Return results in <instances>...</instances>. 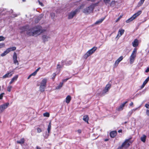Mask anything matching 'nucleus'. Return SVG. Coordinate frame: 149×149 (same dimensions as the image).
<instances>
[{"label": "nucleus", "mask_w": 149, "mask_h": 149, "mask_svg": "<svg viewBox=\"0 0 149 149\" xmlns=\"http://www.w3.org/2000/svg\"><path fill=\"white\" fill-rule=\"evenodd\" d=\"M45 31V30L42 29L41 26L37 25L30 29L29 28L26 34L28 36H37Z\"/></svg>", "instance_id": "obj_1"}, {"label": "nucleus", "mask_w": 149, "mask_h": 149, "mask_svg": "<svg viewBox=\"0 0 149 149\" xmlns=\"http://www.w3.org/2000/svg\"><path fill=\"white\" fill-rule=\"evenodd\" d=\"M132 137H130L128 139H126L122 144L119 146L117 149H123L128 148L134 141L133 140H131Z\"/></svg>", "instance_id": "obj_2"}, {"label": "nucleus", "mask_w": 149, "mask_h": 149, "mask_svg": "<svg viewBox=\"0 0 149 149\" xmlns=\"http://www.w3.org/2000/svg\"><path fill=\"white\" fill-rule=\"evenodd\" d=\"M98 3L92 4L90 6L84 9L83 13L86 14H89L93 11L95 7L97 6Z\"/></svg>", "instance_id": "obj_3"}, {"label": "nucleus", "mask_w": 149, "mask_h": 149, "mask_svg": "<svg viewBox=\"0 0 149 149\" xmlns=\"http://www.w3.org/2000/svg\"><path fill=\"white\" fill-rule=\"evenodd\" d=\"M97 47H94L92 49L89 50L84 54L83 56L84 58L86 59L89 56L93 53L97 49Z\"/></svg>", "instance_id": "obj_4"}, {"label": "nucleus", "mask_w": 149, "mask_h": 149, "mask_svg": "<svg viewBox=\"0 0 149 149\" xmlns=\"http://www.w3.org/2000/svg\"><path fill=\"white\" fill-rule=\"evenodd\" d=\"M142 13V11L141 10H139L136 13L134 14L132 17L129 18L127 20L126 22L127 23H129L134 19H135L136 17L139 16Z\"/></svg>", "instance_id": "obj_5"}, {"label": "nucleus", "mask_w": 149, "mask_h": 149, "mask_svg": "<svg viewBox=\"0 0 149 149\" xmlns=\"http://www.w3.org/2000/svg\"><path fill=\"white\" fill-rule=\"evenodd\" d=\"M137 52V49L136 48H134L130 58V61L131 64H132L135 60L136 57V53Z\"/></svg>", "instance_id": "obj_6"}, {"label": "nucleus", "mask_w": 149, "mask_h": 149, "mask_svg": "<svg viewBox=\"0 0 149 149\" xmlns=\"http://www.w3.org/2000/svg\"><path fill=\"white\" fill-rule=\"evenodd\" d=\"M111 87V85L110 84H107L104 88L103 91V92L101 94L102 96L104 95L109 90Z\"/></svg>", "instance_id": "obj_7"}, {"label": "nucleus", "mask_w": 149, "mask_h": 149, "mask_svg": "<svg viewBox=\"0 0 149 149\" xmlns=\"http://www.w3.org/2000/svg\"><path fill=\"white\" fill-rule=\"evenodd\" d=\"M9 104L8 102H7L0 105V113H2L5 109L8 107Z\"/></svg>", "instance_id": "obj_8"}, {"label": "nucleus", "mask_w": 149, "mask_h": 149, "mask_svg": "<svg viewBox=\"0 0 149 149\" xmlns=\"http://www.w3.org/2000/svg\"><path fill=\"white\" fill-rule=\"evenodd\" d=\"M79 9H76L74 11H72L68 15V18L69 19H71L73 18L74 15L77 14V13Z\"/></svg>", "instance_id": "obj_9"}, {"label": "nucleus", "mask_w": 149, "mask_h": 149, "mask_svg": "<svg viewBox=\"0 0 149 149\" xmlns=\"http://www.w3.org/2000/svg\"><path fill=\"white\" fill-rule=\"evenodd\" d=\"M29 28V26L28 25H26L24 26L20 27L19 28L21 31L20 32L21 33H22L23 32L26 31H27L28 29Z\"/></svg>", "instance_id": "obj_10"}, {"label": "nucleus", "mask_w": 149, "mask_h": 149, "mask_svg": "<svg viewBox=\"0 0 149 149\" xmlns=\"http://www.w3.org/2000/svg\"><path fill=\"white\" fill-rule=\"evenodd\" d=\"M13 73H14L12 72H9L3 75L2 78L4 79L6 78L10 77L13 75Z\"/></svg>", "instance_id": "obj_11"}, {"label": "nucleus", "mask_w": 149, "mask_h": 149, "mask_svg": "<svg viewBox=\"0 0 149 149\" xmlns=\"http://www.w3.org/2000/svg\"><path fill=\"white\" fill-rule=\"evenodd\" d=\"M132 44L133 47H137L139 44V41L137 39H135Z\"/></svg>", "instance_id": "obj_12"}, {"label": "nucleus", "mask_w": 149, "mask_h": 149, "mask_svg": "<svg viewBox=\"0 0 149 149\" xmlns=\"http://www.w3.org/2000/svg\"><path fill=\"white\" fill-rule=\"evenodd\" d=\"M117 135V132L116 131H111L110 133V137L112 138L115 137Z\"/></svg>", "instance_id": "obj_13"}, {"label": "nucleus", "mask_w": 149, "mask_h": 149, "mask_svg": "<svg viewBox=\"0 0 149 149\" xmlns=\"http://www.w3.org/2000/svg\"><path fill=\"white\" fill-rule=\"evenodd\" d=\"M125 30L123 29H120L119 30L118 34L117 36V37H118V38L120 37L124 33Z\"/></svg>", "instance_id": "obj_14"}, {"label": "nucleus", "mask_w": 149, "mask_h": 149, "mask_svg": "<svg viewBox=\"0 0 149 149\" xmlns=\"http://www.w3.org/2000/svg\"><path fill=\"white\" fill-rule=\"evenodd\" d=\"M127 101H126L123 103L122 104L120 105L119 107L117 109L118 111L122 110L123 109L124 107L125 106V104L127 103Z\"/></svg>", "instance_id": "obj_15"}, {"label": "nucleus", "mask_w": 149, "mask_h": 149, "mask_svg": "<svg viewBox=\"0 0 149 149\" xmlns=\"http://www.w3.org/2000/svg\"><path fill=\"white\" fill-rule=\"evenodd\" d=\"M18 75H17L14 76L11 79L9 83L10 84H12L14 81H16L18 78Z\"/></svg>", "instance_id": "obj_16"}, {"label": "nucleus", "mask_w": 149, "mask_h": 149, "mask_svg": "<svg viewBox=\"0 0 149 149\" xmlns=\"http://www.w3.org/2000/svg\"><path fill=\"white\" fill-rule=\"evenodd\" d=\"M47 79L46 78L43 79L40 83V85L46 86Z\"/></svg>", "instance_id": "obj_17"}, {"label": "nucleus", "mask_w": 149, "mask_h": 149, "mask_svg": "<svg viewBox=\"0 0 149 149\" xmlns=\"http://www.w3.org/2000/svg\"><path fill=\"white\" fill-rule=\"evenodd\" d=\"M149 80V76L144 81L142 85L141 86V88H143L145 86V85L147 83Z\"/></svg>", "instance_id": "obj_18"}, {"label": "nucleus", "mask_w": 149, "mask_h": 149, "mask_svg": "<svg viewBox=\"0 0 149 149\" xmlns=\"http://www.w3.org/2000/svg\"><path fill=\"white\" fill-rule=\"evenodd\" d=\"M50 37L46 35H43L42 36V39L43 40L44 42L46 41H48V39Z\"/></svg>", "instance_id": "obj_19"}, {"label": "nucleus", "mask_w": 149, "mask_h": 149, "mask_svg": "<svg viewBox=\"0 0 149 149\" xmlns=\"http://www.w3.org/2000/svg\"><path fill=\"white\" fill-rule=\"evenodd\" d=\"M89 117L87 115H85L84 116L83 118V120L85 122H86L87 123H88V121L89 120Z\"/></svg>", "instance_id": "obj_20"}, {"label": "nucleus", "mask_w": 149, "mask_h": 149, "mask_svg": "<svg viewBox=\"0 0 149 149\" xmlns=\"http://www.w3.org/2000/svg\"><path fill=\"white\" fill-rule=\"evenodd\" d=\"M71 99V97L70 95H68L66 98V102L67 104L70 103Z\"/></svg>", "instance_id": "obj_21"}, {"label": "nucleus", "mask_w": 149, "mask_h": 149, "mask_svg": "<svg viewBox=\"0 0 149 149\" xmlns=\"http://www.w3.org/2000/svg\"><path fill=\"white\" fill-rule=\"evenodd\" d=\"M46 86H43L42 85H40L39 90L41 92H43L45 90V88Z\"/></svg>", "instance_id": "obj_22"}, {"label": "nucleus", "mask_w": 149, "mask_h": 149, "mask_svg": "<svg viewBox=\"0 0 149 149\" xmlns=\"http://www.w3.org/2000/svg\"><path fill=\"white\" fill-rule=\"evenodd\" d=\"M16 47H10L8 48L7 49V50L8 51V52L9 53L10 52L14 51L16 49Z\"/></svg>", "instance_id": "obj_23"}, {"label": "nucleus", "mask_w": 149, "mask_h": 149, "mask_svg": "<svg viewBox=\"0 0 149 149\" xmlns=\"http://www.w3.org/2000/svg\"><path fill=\"white\" fill-rule=\"evenodd\" d=\"M137 109V108H136V109H132L131 110H130V111H129V112L128 113V114L130 116L132 113L135 111Z\"/></svg>", "instance_id": "obj_24"}, {"label": "nucleus", "mask_w": 149, "mask_h": 149, "mask_svg": "<svg viewBox=\"0 0 149 149\" xmlns=\"http://www.w3.org/2000/svg\"><path fill=\"white\" fill-rule=\"evenodd\" d=\"M25 140L24 138H23L21 139L20 141H17V143H18L20 144H23L24 143Z\"/></svg>", "instance_id": "obj_25"}, {"label": "nucleus", "mask_w": 149, "mask_h": 149, "mask_svg": "<svg viewBox=\"0 0 149 149\" xmlns=\"http://www.w3.org/2000/svg\"><path fill=\"white\" fill-rule=\"evenodd\" d=\"M51 121H50L48 126V127L47 129V131H48V134L50 132V131L51 130Z\"/></svg>", "instance_id": "obj_26"}, {"label": "nucleus", "mask_w": 149, "mask_h": 149, "mask_svg": "<svg viewBox=\"0 0 149 149\" xmlns=\"http://www.w3.org/2000/svg\"><path fill=\"white\" fill-rule=\"evenodd\" d=\"M104 18L101 19L97 21L95 23V24L97 25L101 23L104 19Z\"/></svg>", "instance_id": "obj_27"}, {"label": "nucleus", "mask_w": 149, "mask_h": 149, "mask_svg": "<svg viewBox=\"0 0 149 149\" xmlns=\"http://www.w3.org/2000/svg\"><path fill=\"white\" fill-rule=\"evenodd\" d=\"M146 136L145 135H143V136L141 137V140L143 142H145L146 139Z\"/></svg>", "instance_id": "obj_28"}, {"label": "nucleus", "mask_w": 149, "mask_h": 149, "mask_svg": "<svg viewBox=\"0 0 149 149\" xmlns=\"http://www.w3.org/2000/svg\"><path fill=\"white\" fill-rule=\"evenodd\" d=\"M41 17H38L36 18L34 21L35 23H38L41 19Z\"/></svg>", "instance_id": "obj_29"}, {"label": "nucleus", "mask_w": 149, "mask_h": 149, "mask_svg": "<svg viewBox=\"0 0 149 149\" xmlns=\"http://www.w3.org/2000/svg\"><path fill=\"white\" fill-rule=\"evenodd\" d=\"M8 53L9 52H8V50L6 49V51H5L3 53L1 54V56H4Z\"/></svg>", "instance_id": "obj_30"}, {"label": "nucleus", "mask_w": 149, "mask_h": 149, "mask_svg": "<svg viewBox=\"0 0 149 149\" xmlns=\"http://www.w3.org/2000/svg\"><path fill=\"white\" fill-rule=\"evenodd\" d=\"M119 61H117V60L116 61L115 63H114V65H113V66H114V68H116V67L118 64H119Z\"/></svg>", "instance_id": "obj_31"}, {"label": "nucleus", "mask_w": 149, "mask_h": 149, "mask_svg": "<svg viewBox=\"0 0 149 149\" xmlns=\"http://www.w3.org/2000/svg\"><path fill=\"white\" fill-rule=\"evenodd\" d=\"M17 58V54L16 52H15L14 53L13 57V60L16 59Z\"/></svg>", "instance_id": "obj_32"}, {"label": "nucleus", "mask_w": 149, "mask_h": 149, "mask_svg": "<svg viewBox=\"0 0 149 149\" xmlns=\"http://www.w3.org/2000/svg\"><path fill=\"white\" fill-rule=\"evenodd\" d=\"M49 113L48 112H46L43 113V116L45 117H48L49 116Z\"/></svg>", "instance_id": "obj_33"}, {"label": "nucleus", "mask_w": 149, "mask_h": 149, "mask_svg": "<svg viewBox=\"0 0 149 149\" xmlns=\"http://www.w3.org/2000/svg\"><path fill=\"white\" fill-rule=\"evenodd\" d=\"M143 3H144L141 0H140V1L138 3L137 6L138 7L141 6L143 4Z\"/></svg>", "instance_id": "obj_34"}, {"label": "nucleus", "mask_w": 149, "mask_h": 149, "mask_svg": "<svg viewBox=\"0 0 149 149\" xmlns=\"http://www.w3.org/2000/svg\"><path fill=\"white\" fill-rule=\"evenodd\" d=\"M12 88V87L11 86H8L7 88V91L9 92H10Z\"/></svg>", "instance_id": "obj_35"}, {"label": "nucleus", "mask_w": 149, "mask_h": 149, "mask_svg": "<svg viewBox=\"0 0 149 149\" xmlns=\"http://www.w3.org/2000/svg\"><path fill=\"white\" fill-rule=\"evenodd\" d=\"M63 66V65H61L60 64H58L57 65L56 68L57 69H59L62 68Z\"/></svg>", "instance_id": "obj_36"}, {"label": "nucleus", "mask_w": 149, "mask_h": 149, "mask_svg": "<svg viewBox=\"0 0 149 149\" xmlns=\"http://www.w3.org/2000/svg\"><path fill=\"white\" fill-rule=\"evenodd\" d=\"M123 59V56H120V57H119L117 60L120 62Z\"/></svg>", "instance_id": "obj_37"}, {"label": "nucleus", "mask_w": 149, "mask_h": 149, "mask_svg": "<svg viewBox=\"0 0 149 149\" xmlns=\"http://www.w3.org/2000/svg\"><path fill=\"white\" fill-rule=\"evenodd\" d=\"M13 60L14 63L15 64H17V65H18L19 64V63L18 61L17 60V59H15Z\"/></svg>", "instance_id": "obj_38"}, {"label": "nucleus", "mask_w": 149, "mask_h": 149, "mask_svg": "<svg viewBox=\"0 0 149 149\" xmlns=\"http://www.w3.org/2000/svg\"><path fill=\"white\" fill-rule=\"evenodd\" d=\"M5 46V44L4 43H0V48H2L3 47Z\"/></svg>", "instance_id": "obj_39"}, {"label": "nucleus", "mask_w": 149, "mask_h": 149, "mask_svg": "<svg viewBox=\"0 0 149 149\" xmlns=\"http://www.w3.org/2000/svg\"><path fill=\"white\" fill-rule=\"evenodd\" d=\"M63 86V83H60L59 84L58 86L57 87V88L58 89L60 88H61Z\"/></svg>", "instance_id": "obj_40"}, {"label": "nucleus", "mask_w": 149, "mask_h": 149, "mask_svg": "<svg viewBox=\"0 0 149 149\" xmlns=\"http://www.w3.org/2000/svg\"><path fill=\"white\" fill-rule=\"evenodd\" d=\"M5 39V38L3 36H0V41H3Z\"/></svg>", "instance_id": "obj_41"}, {"label": "nucleus", "mask_w": 149, "mask_h": 149, "mask_svg": "<svg viewBox=\"0 0 149 149\" xmlns=\"http://www.w3.org/2000/svg\"><path fill=\"white\" fill-rule=\"evenodd\" d=\"M53 77H52V79L53 80H54L55 78V77L56 76V74L55 73H54L53 74H52Z\"/></svg>", "instance_id": "obj_42"}, {"label": "nucleus", "mask_w": 149, "mask_h": 149, "mask_svg": "<svg viewBox=\"0 0 149 149\" xmlns=\"http://www.w3.org/2000/svg\"><path fill=\"white\" fill-rule=\"evenodd\" d=\"M37 130L38 132L39 133H40L42 132L41 129L39 127H38L37 128Z\"/></svg>", "instance_id": "obj_43"}, {"label": "nucleus", "mask_w": 149, "mask_h": 149, "mask_svg": "<svg viewBox=\"0 0 149 149\" xmlns=\"http://www.w3.org/2000/svg\"><path fill=\"white\" fill-rule=\"evenodd\" d=\"M104 2L106 3H108L110 1V0H103Z\"/></svg>", "instance_id": "obj_44"}, {"label": "nucleus", "mask_w": 149, "mask_h": 149, "mask_svg": "<svg viewBox=\"0 0 149 149\" xmlns=\"http://www.w3.org/2000/svg\"><path fill=\"white\" fill-rule=\"evenodd\" d=\"M50 16L52 18H53L55 16V14L54 13H52L50 14Z\"/></svg>", "instance_id": "obj_45"}, {"label": "nucleus", "mask_w": 149, "mask_h": 149, "mask_svg": "<svg viewBox=\"0 0 149 149\" xmlns=\"http://www.w3.org/2000/svg\"><path fill=\"white\" fill-rule=\"evenodd\" d=\"M4 94V93H3L0 94V100H1L3 98V95Z\"/></svg>", "instance_id": "obj_46"}, {"label": "nucleus", "mask_w": 149, "mask_h": 149, "mask_svg": "<svg viewBox=\"0 0 149 149\" xmlns=\"http://www.w3.org/2000/svg\"><path fill=\"white\" fill-rule=\"evenodd\" d=\"M38 3H39V4L41 6H44V5L40 1H38Z\"/></svg>", "instance_id": "obj_47"}, {"label": "nucleus", "mask_w": 149, "mask_h": 149, "mask_svg": "<svg viewBox=\"0 0 149 149\" xmlns=\"http://www.w3.org/2000/svg\"><path fill=\"white\" fill-rule=\"evenodd\" d=\"M36 74H37V73L35 71H34V72H33L32 74H31V76H35L36 75Z\"/></svg>", "instance_id": "obj_48"}, {"label": "nucleus", "mask_w": 149, "mask_h": 149, "mask_svg": "<svg viewBox=\"0 0 149 149\" xmlns=\"http://www.w3.org/2000/svg\"><path fill=\"white\" fill-rule=\"evenodd\" d=\"M145 107L147 109H149V104H145Z\"/></svg>", "instance_id": "obj_49"}, {"label": "nucleus", "mask_w": 149, "mask_h": 149, "mask_svg": "<svg viewBox=\"0 0 149 149\" xmlns=\"http://www.w3.org/2000/svg\"><path fill=\"white\" fill-rule=\"evenodd\" d=\"M122 17V16L121 15H120V16L118 17V18L117 19V20L116 21V22H118V21H119L120 19Z\"/></svg>", "instance_id": "obj_50"}, {"label": "nucleus", "mask_w": 149, "mask_h": 149, "mask_svg": "<svg viewBox=\"0 0 149 149\" xmlns=\"http://www.w3.org/2000/svg\"><path fill=\"white\" fill-rule=\"evenodd\" d=\"M147 115L149 116V109H147L146 111Z\"/></svg>", "instance_id": "obj_51"}, {"label": "nucleus", "mask_w": 149, "mask_h": 149, "mask_svg": "<svg viewBox=\"0 0 149 149\" xmlns=\"http://www.w3.org/2000/svg\"><path fill=\"white\" fill-rule=\"evenodd\" d=\"M149 71V67H148L145 70L146 72H148Z\"/></svg>", "instance_id": "obj_52"}, {"label": "nucleus", "mask_w": 149, "mask_h": 149, "mask_svg": "<svg viewBox=\"0 0 149 149\" xmlns=\"http://www.w3.org/2000/svg\"><path fill=\"white\" fill-rule=\"evenodd\" d=\"M40 69V67L38 68H37L35 71V72L37 73V72Z\"/></svg>", "instance_id": "obj_53"}, {"label": "nucleus", "mask_w": 149, "mask_h": 149, "mask_svg": "<svg viewBox=\"0 0 149 149\" xmlns=\"http://www.w3.org/2000/svg\"><path fill=\"white\" fill-rule=\"evenodd\" d=\"M77 131L79 133V134H80L81 133V130H80V129H79L78 130H77Z\"/></svg>", "instance_id": "obj_54"}, {"label": "nucleus", "mask_w": 149, "mask_h": 149, "mask_svg": "<svg viewBox=\"0 0 149 149\" xmlns=\"http://www.w3.org/2000/svg\"><path fill=\"white\" fill-rule=\"evenodd\" d=\"M69 79V78H67V79H66L64 80H63V82H66L67 81V80H68V79Z\"/></svg>", "instance_id": "obj_55"}, {"label": "nucleus", "mask_w": 149, "mask_h": 149, "mask_svg": "<svg viewBox=\"0 0 149 149\" xmlns=\"http://www.w3.org/2000/svg\"><path fill=\"white\" fill-rule=\"evenodd\" d=\"M133 104V102H132L130 104V106H132Z\"/></svg>", "instance_id": "obj_56"}, {"label": "nucleus", "mask_w": 149, "mask_h": 149, "mask_svg": "<svg viewBox=\"0 0 149 149\" xmlns=\"http://www.w3.org/2000/svg\"><path fill=\"white\" fill-rule=\"evenodd\" d=\"M122 132V130H121V129L120 130L118 131V132L119 133Z\"/></svg>", "instance_id": "obj_57"}, {"label": "nucleus", "mask_w": 149, "mask_h": 149, "mask_svg": "<svg viewBox=\"0 0 149 149\" xmlns=\"http://www.w3.org/2000/svg\"><path fill=\"white\" fill-rule=\"evenodd\" d=\"M31 74H30V75H29L28 77V78H27V79H29L30 78V77H31Z\"/></svg>", "instance_id": "obj_58"}, {"label": "nucleus", "mask_w": 149, "mask_h": 149, "mask_svg": "<svg viewBox=\"0 0 149 149\" xmlns=\"http://www.w3.org/2000/svg\"><path fill=\"white\" fill-rule=\"evenodd\" d=\"M36 149H41V148L38 146H37L36 147Z\"/></svg>", "instance_id": "obj_59"}, {"label": "nucleus", "mask_w": 149, "mask_h": 149, "mask_svg": "<svg viewBox=\"0 0 149 149\" xmlns=\"http://www.w3.org/2000/svg\"><path fill=\"white\" fill-rule=\"evenodd\" d=\"M108 140H109V139H105L104 140V141H108Z\"/></svg>", "instance_id": "obj_60"}, {"label": "nucleus", "mask_w": 149, "mask_h": 149, "mask_svg": "<svg viewBox=\"0 0 149 149\" xmlns=\"http://www.w3.org/2000/svg\"><path fill=\"white\" fill-rule=\"evenodd\" d=\"M61 62L62 63H64V61L63 60H62V61H61Z\"/></svg>", "instance_id": "obj_61"}, {"label": "nucleus", "mask_w": 149, "mask_h": 149, "mask_svg": "<svg viewBox=\"0 0 149 149\" xmlns=\"http://www.w3.org/2000/svg\"><path fill=\"white\" fill-rule=\"evenodd\" d=\"M127 123V122H125L124 123L125 124H126Z\"/></svg>", "instance_id": "obj_62"}, {"label": "nucleus", "mask_w": 149, "mask_h": 149, "mask_svg": "<svg viewBox=\"0 0 149 149\" xmlns=\"http://www.w3.org/2000/svg\"><path fill=\"white\" fill-rule=\"evenodd\" d=\"M23 1H25V0H23Z\"/></svg>", "instance_id": "obj_63"}, {"label": "nucleus", "mask_w": 149, "mask_h": 149, "mask_svg": "<svg viewBox=\"0 0 149 149\" xmlns=\"http://www.w3.org/2000/svg\"><path fill=\"white\" fill-rule=\"evenodd\" d=\"M113 1H112V2H113Z\"/></svg>", "instance_id": "obj_64"}]
</instances>
